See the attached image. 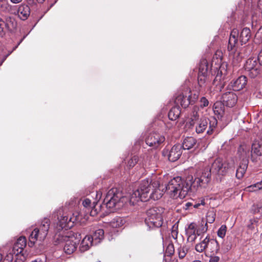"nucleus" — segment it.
Returning <instances> with one entry per match:
<instances>
[{"label": "nucleus", "instance_id": "obj_1", "mask_svg": "<svg viewBox=\"0 0 262 262\" xmlns=\"http://www.w3.org/2000/svg\"><path fill=\"white\" fill-rule=\"evenodd\" d=\"M210 172L203 170L194 179L189 176L186 180L177 177L171 180L166 186V191L173 199H184L189 192H194L199 187H205L210 181Z\"/></svg>", "mask_w": 262, "mask_h": 262}, {"label": "nucleus", "instance_id": "obj_2", "mask_svg": "<svg viewBox=\"0 0 262 262\" xmlns=\"http://www.w3.org/2000/svg\"><path fill=\"white\" fill-rule=\"evenodd\" d=\"M151 181L148 179L142 180L139 187L132 193V199L135 198V201L146 202L149 198L154 200L160 199L163 195V192L158 188H156L149 194L151 186Z\"/></svg>", "mask_w": 262, "mask_h": 262}, {"label": "nucleus", "instance_id": "obj_3", "mask_svg": "<svg viewBox=\"0 0 262 262\" xmlns=\"http://www.w3.org/2000/svg\"><path fill=\"white\" fill-rule=\"evenodd\" d=\"M80 234H75L72 231L57 233L55 235V242L60 244L65 242L63 250L68 254L73 253L76 249L77 245L79 243V236Z\"/></svg>", "mask_w": 262, "mask_h": 262}, {"label": "nucleus", "instance_id": "obj_4", "mask_svg": "<svg viewBox=\"0 0 262 262\" xmlns=\"http://www.w3.org/2000/svg\"><path fill=\"white\" fill-rule=\"evenodd\" d=\"M250 38L251 31L249 28H244L240 32L236 29H233L231 31L227 46L229 55H231L235 53L238 42L243 45L247 42Z\"/></svg>", "mask_w": 262, "mask_h": 262}, {"label": "nucleus", "instance_id": "obj_5", "mask_svg": "<svg viewBox=\"0 0 262 262\" xmlns=\"http://www.w3.org/2000/svg\"><path fill=\"white\" fill-rule=\"evenodd\" d=\"M217 120L214 117L209 118H202L200 119L195 126V131L197 134L203 133L208 128L207 134L211 135L213 134H218L220 130L217 127Z\"/></svg>", "mask_w": 262, "mask_h": 262}, {"label": "nucleus", "instance_id": "obj_6", "mask_svg": "<svg viewBox=\"0 0 262 262\" xmlns=\"http://www.w3.org/2000/svg\"><path fill=\"white\" fill-rule=\"evenodd\" d=\"M159 159L158 155L155 150H150L141 157L134 156L132 163H138L142 167L155 164Z\"/></svg>", "mask_w": 262, "mask_h": 262}, {"label": "nucleus", "instance_id": "obj_7", "mask_svg": "<svg viewBox=\"0 0 262 262\" xmlns=\"http://www.w3.org/2000/svg\"><path fill=\"white\" fill-rule=\"evenodd\" d=\"M228 169V163L222 159L217 158L212 163L211 167H206L204 170L205 172L209 171L210 177L211 174L218 176L225 175Z\"/></svg>", "mask_w": 262, "mask_h": 262}, {"label": "nucleus", "instance_id": "obj_8", "mask_svg": "<svg viewBox=\"0 0 262 262\" xmlns=\"http://www.w3.org/2000/svg\"><path fill=\"white\" fill-rule=\"evenodd\" d=\"M124 197L116 188L111 189L106 193L103 203L108 208L115 207L120 201H123Z\"/></svg>", "mask_w": 262, "mask_h": 262}, {"label": "nucleus", "instance_id": "obj_9", "mask_svg": "<svg viewBox=\"0 0 262 262\" xmlns=\"http://www.w3.org/2000/svg\"><path fill=\"white\" fill-rule=\"evenodd\" d=\"M231 248L230 245L225 246L224 243H223V246L220 250V245L218 242L213 238H211L208 236V241L207 243V250L211 252L212 254H216L219 253H226L228 252Z\"/></svg>", "mask_w": 262, "mask_h": 262}, {"label": "nucleus", "instance_id": "obj_10", "mask_svg": "<svg viewBox=\"0 0 262 262\" xmlns=\"http://www.w3.org/2000/svg\"><path fill=\"white\" fill-rule=\"evenodd\" d=\"M17 26L15 20L11 17L4 20L0 17V36L3 37L7 32L12 31Z\"/></svg>", "mask_w": 262, "mask_h": 262}, {"label": "nucleus", "instance_id": "obj_11", "mask_svg": "<svg viewBox=\"0 0 262 262\" xmlns=\"http://www.w3.org/2000/svg\"><path fill=\"white\" fill-rule=\"evenodd\" d=\"M244 68L251 78L256 77L259 73V66L255 58L248 59L245 64Z\"/></svg>", "mask_w": 262, "mask_h": 262}, {"label": "nucleus", "instance_id": "obj_12", "mask_svg": "<svg viewBox=\"0 0 262 262\" xmlns=\"http://www.w3.org/2000/svg\"><path fill=\"white\" fill-rule=\"evenodd\" d=\"M182 154V146L180 144L174 145L169 151L167 149H164L163 151V155L167 156L169 161L171 162H175L178 160Z\"/></svg>", "mask_w": 262, "mask_h": 262}, {"label": "nucleus", "instance_id": "obj_13", "mask_svg": "<svg viewBox=\"0 0 262 262\" xmlns=\"http://www.w3.org/2000/svg\"><path fill=\"white\" fill-rule=\"evenodd\" d=\"M164 141V136L156 133H149L145 138L146 144L154 148L157 147Z\"/></svg>", "mask_w": 262, "mask_h": 262}, {"label": "nucleus", "instance_id": "obj_14", "mask_svg": "<svg viewBox=\"0 0 262 262\" xmlns=\"http://www.w3.org/2000/svg\"><path fill=\"white\" fill-rule=\"evenodd\" d=\"M27 245V239L25 237L21 236L19 237L13 246L11 253L15 255V256H19V255L24 256V249Z\"/></svg>", "mask_w": 262, "mask_h": 262}, {"label": "nucleus", "instance_id": "obj_15", "mask_svg": "<svg viewBox=\"0 0 262 262\" xmlns=\"http://www.w3.org/2000/svg\"><path fill=\"white\" fill-rule=\"evenodd\" d=\"M210 199L207 197L201 198L198 203L193 204L190 202H187L183 206L185 210H192L193 208H197L200 210H203L204 208H208V205L210 203Z\"/></svg>", "mask_w": 262, "mask_h": 262}, {"label": "nucleus", "instance_id": "obj_16", "mask_svg": "<svg viewBox=\"0 0 262 262\" xmlns=\"http://www.w3.org/2000/svg\"><path fill=\"white\" fill-rule=\"evenodd\" d=\"M185 232L187 240L191 243L194 242L198 236L196 223L192 222L188 224L185 228Z\"/></svg>", "mask_w": 262, "mask_h": 262}, {"label": "nucleus", "instance_id": "obj_17", "mask_svg": "<svg viewBox=\"0 0 262 262\" xmlns=\"http://www.w3.org/2000/svg\"><path fill=\"white\" fill-rule=\"evenodd\" d=\"M222 100L224 105L231 107L236 103L237 97L234 92H228L223 95Z\"/></svg>", "mask_w": 262, "mask_h": 262}, {"label": "nucleus", "instance_id": "obj_18", "mask_svg": "<svg viewBox=\"0 0 262 262\" xmlns=\"http://www.w3.org/2000/svg\"><path fill=\"white\" fill-rule=\"evenodd\" d=\"M46 237L47 236L41 235V231L36 227L30 234L28 245L30 247H32L37 241L42 242Z\"/></svg>", "mask_w": 262, "mask_h": 262}, {"label": "nucleus", "instance_id": "obj_19", "mask_svg": "<svg viewBox=\"0 0 262 262\" xmlns=\"http://www.w3.org/2000/svg\"><path fill=\"white\" fill-rule=\"evenodd\" d=\"M145 222L150 227L159 228L162 226L163 220L161 214H150L148 218L145 219Z\"/></svg>", "mask_w": 262, "mask_h": 262}, {"label": "nucleus", "instance_id": "obj_20", "mask_svg": "<svg viewBox=\"0 0 262 262\" xmlns=\"http://www.w3.org/2000/svg\"><path fill=\"white\" fill-rule=\"evenodd\" d=\"M59 219V225L62 229L67 230L73 226L74 221H72L71 216L69 217L67 214H62L60 216H58Z\"/></svg>", "mask_w": 262, "mask_h": 262}, {"label": "nucleus", "instance_id": "obj_21", "mask_svg": "<svg viewBox=\"0 0 262 262\" xmlns=\"http://www.w3.org/2000/svg\"><path fill=\"white\" fill-rule=\"evenodd\" d=\"M247 84V77L241 76L232 83L233 91H238L243 89Z\"/></svg>", "mask_w": 262, "mask_h": 262}, {"label": "nucleus", "instance_id": "obj_22", "mask_svg": "<svg viewBox=\"0 0 262 262\" xmlns=\"http://www.w3.org/2000/svg\"><path fill=\"white\" fill-rule=\"evenodd\" d=\"M237 155L243 162H248L247 159L250 156V147L246 144L241 145L238 148Z\"/></svg>", "mask_w": 262, "mask_h": 262}, {"label": "nucleus", "instance_id": "obj_23", "mask_svg": "<svg viewBox=\"0 0 262 262\" xmlns=\"http://www.w3.org/2000/svg\"><path fill=\"white\" fill-rule=\"evenodd\" d=\"M93 245L95 244L92 240L91 236H90V235H86L82 239L80 244L79 250L81 252H84L89 250V248Z\"/></svg>", "mask_w": 262, "mask_h": 262}, {"label": "nucleus", "instance_id": "obj_24", "mask_svg": "<svg viewBox=\"0 0 262 262\" xmlns=\"http://www.w3.org/2000/svg\"><path fill=\"white\" fill-rule=\"evenodd\" d=\"M175 102L177 104H180L183 107L186 108L191 104V100L187 95H184L183 94L178 95L176 98Z\"/></svg>", "mask_w": 262, "mask_h": 262}, {"label": "nucleus", "instance_id": "obj_25", "mask_svg": "<svg viewBox=\"0 0 262 262\" xmlns=\"http://www.w3.org/2000/svg\"><path fill=\"white\" fill-rule=\"evenodd\" d=\"M196 144V140L192 137H187L185 138L183 142L182 147L183 149L189 150L195 146Z\"/></svg>", "mask_w": 262, "mask_h": 262}, {"label": "nucleus", "instance_id": "obj_26", "mask_svg": "<svg viewBox=\"0 0 262 262\" xmlns=\"http://www.w3.org/2000/svg\"><path fill=\"white\" fill-rule=\"evenodd\" d=\"M30 14V9L29 7L26 5H21L18 9V15L19 17L22 20H26L28 18Z\"/></svg>", "mask_w": 262, "mask_h": 262}, {"label": "nucleus", "instance_id": "obj_27", "mask_svg": "<svg viewBox=\"0 0 262 262\" xmlns=\"http://www.w3.org/2000/svg\"><path fill=\"white\" fill-rule=\"evenodd\" d=\"M251 154L257 156L262 155V140L254 141L251 147Z\"/></svg>", "mask_w": 262, "mask_h": 262}, {"label": "nucleus", "instance_id": "obj_28", "mask_svg": "<svg viewBox=\"0 0 262 262\" xmlns=\"http://www.w3.org/2000/svg\"><path fill=\"white\" fill-rule=\"evenodd\" d=\"M50 221L48 219H45L38 228L41 231V235L47 236L50 228Z\"/></svg>", "mask_w": 262, "mask_h": 262}, {"label": "nucleus", "instance_id": "obj_29", "mask_svg": "<svg viewBox=\"0 0 262 262\" xmlns=\"http://www.w3.org/2000/svg\"><path fill=\"white\" fill-rule=\"evenodd\" d=\"M104 233V231L102 229H97L94 232L93 235L91 236L95 245L100 243L102 239H103Z\"/></svg>", "mask_w": 262, "mask_h": 262}, {"label": "nucleus", "instance_id": "obj_30", "mask_svg": "<svg viewBox=\"0 0 262 262\" xmlns=\"http://www.w3.org/2000/svg\"><path fill=\"white\" fill-rule=\"evenodd\" d=\"M248 162L245 161L240 164L239 167L236 169V177L238 179H242L247 169Z\"/></svg>", "mask_w": 262, "mask_h": 262}, {"label": "nucleus", "instance_id": "obj_31", "mask_svg": "<svg viewBox=\"0 0 262 262\" xmlns=\"http://www.w3.org/2000/svg\"><path fill=\"white\" fill-rule=\"evenodd\" d=\"M0 11L4 13H12V6L8 0H0Z\"/></svg>", "mask_w": 262, "mask_h": 262}, {"label": "nucleus", "instance_id": "obj_32", "mask_svg": "<svg viewBox=\"0 0 262 262\" xmlns=\"http://www.w3.org/2000/svg\"><path fill=\"white\" fill-rule=\"evenodd\" d=\"M181 111L178 107H172L168 113V118L172 121L176 120L180 116Z\"/></svg>", "mask_w": 262, "mask_h": 262}, {"label": "nucleus", "instance_id": "obj_33", "mask_svg": "<svg viewBox=\"0 0 262 262\" xmlns=\"http://www.w3.org/2000/svg\"><path fill=\"white\" fill-rule=\"evenodd\" d=\"M208 241V236H207L200 243L197 244L195 246V250L200 253L203 252L207 248V243Z\"/></svg>", "mask_w": 262, "mask_h": 262}, {"label": "nucleus", "instance_id": "obj_34", "mask_svg": "<svg viewBox=\"0 0 262 262\" xmlns=\"http://www.w3.org/2000/svg\"><path fill=\"white\" fill-rule=\"evenodd\" d=\"M196 229L198 232V236L205 233L208 230V226L204 219L201 222L196 224Z\"/></svg>", "mask_w": 262, "mask_h": 262}, {"label": "nucleus", "instance_id": "obj_35", "mask_svg": "<svg viewBox=\"0 0 262 262\" xmlns=\"http://www.w3.org/2000/svg\"><path fill=\"white\" fill-rule=\"evenodd\" d=\"M124 223V221L120 217H116L110 222L108 223V226L113 228L122 226Z\"/></svg>", "mask_w": 262, "mask_h": 262}, {"label": "nucleus", "instance_id": "obj_36", "mask_svg": "<svg viewBox=\"0 0 262 262\" xmlns=\"http://www.w3.org/2000/svg\"><path fill=\"white\" fill-rule=\"evenodd\" d=\"M198 111L199 108L198 107H194L190 115L189 123L191 126H193L195 123V121L199 119V115L198 114Z\"/></svg>", "mask_w": 262, "mask_h": 262}, {"label": "nucleus", "instance_id": "obj_37", "mask_svg": "<svg viewBox=\"0 0 262 262\" xmlns=\"http://www.w3.org/2000/svg\"><path fill=\"white\" fill-rule=\"evenodd\" d=\"M75 220L79 221L81 224H85L90 216H94L95 214H76Z\"/></svg>", "mask_w": 262, "mask_h": 262}, {"label": "nucleus", "instance_id": "obj_38", "mask_svg": "<svg viewBox=\"0 0 262 262\" xmlns=\"http://www.w3.org/2000/svg\"><path fill=\"white\" fill-rule=\"evenodd\" d=\"M97 202H94L93 205L94 206L92 208L91 201L89 199H85L82 203L83 206L88 209V211H90L91 210V212L92 213L93 211L96 212V209H95V206L97 204Z\"/></svg>", "mask_w": 262, "mask_h": 262}, {"label": "nucleus", "instance_id": "obj_39", "mask_svg": "<svg viewBox=\"0 0 262 262\" xmlns=\"http://www.w3.org/2000/svg\"><path fill=\"white\" fill-rule=\"evenodd\" d=\"M226 67V64L225 63H222L219 67V71L217 74L214 80V83H215L216 81L218 80L220 81L221 76L222 75H225L226 73V70L225 67Z\"/></svg>", "mask_w": 262, "mask_h": 262}, {"label": "nucleus", "instance_id": "obj_40", "mask_svg": "<svg viewBox=\"0 0 262 262\" xmlns=\"http://www.w3.org/2000/svg\"><path fill=\"white\" fill-rule=\"evenodd\" d=\"M208 71V64L206 60H202L200 64L199 69V74L203 75H207Z\"/></svg>", "mask_w": 262, "mask_h": 262}, {"label": "nucleus", "instance_id": "obj_41", "mask_svg": "<svg viewBox=\"0 0 262 262\" xmlns=\"http://www.w3.org/2000/svg\"><path fill=\"white\" fill-rule=\"evenodd\" d=\"M227 226L225 225H222L217 231V234L220 237L223 238L227 232Z\"/></svg>", "mask_w": 262, "mask_h": 262}, {"label": "nucleus", "instance_id": "obj_42", "mask_svg": "<svg viewBox=\"0 0 262 262\" xmlns=\"http://www.w3.org/2000/svg\"><path fill=\"white\" fill-rule=\"evenodd\" d=\"M179 222L176 223L171 228V236L175 239L178 238Z\"/></svg>", "mask_w": 262, "mask_h": 262}, {"label": "nucleus", "instance_id": "obj_43", "mask_svg": "<svg viewBox=\"0 0 262 262\" xmlns=\"http://www.w3.org/2000/svg\"><path fill=\"white\" fill-rule=\"evenodd\" d=\"M188 251L187 249L185 247H181L178 249V254L180 258H183Z\"/></svg>", "mask_w": 262, "mask_h": 262}, {"label": "nucleus", "instance_id": "obj_44", "mask_svg": "<svg viewBox=\"0 0 262 262\" xmlns=\"http://www.w3.org/2000/svg\"><path fill=\"white\" fill-rule=\"evenodd\" d=\"M215 219V214H210L209 215H207L206 216V219L204 220L205 221V222H206V224L207 223H212Z\"/></svg>", "mask_w": 262, "mask_h": 262}, {"label": "nucleus", "instance_id": "obj_45", "mask_svg": "<svg viewBox=\"0 0 262 262\" xmlns=\"http://www.w3.org/2000/svg\"><path fill=\"white\" fill-rule=\"evenodd\" d=\"M174 249L172 244H169L167 247L166 252L168 255L170 256L174 253Z\"/></svg>", "mask_w": 262, "mask_h": 262}, {"label": "nucleus", "instance_id": "obj_46", "mask_svg": "<svg viewBox=\"0 0 262 262\" xmlns=\"http://www.w3.org/2000/svg\"><path fill=\"white\" fill-rule=\"evenodd\" d=\"M252 210L254 211V213H262V205H254L252 207Z\"/></svg>", "mask_w": 262, "mask_h": 262}, {"label": "nucleus", "instance_id": "obj_47", "mask_svg": "<svg viewBox=\"0 0 262 262\" xmlns=\"http://www.w3.org/2000/svg\"><path fill=\"white\" fill-rule=\"evenodd\" d=\"M13 259V254L11 253H9L4 258H3L1 262H12Z\"/></svg>", "mask_w": 262, "mask_h": 262}, {"label": "nucleus", "instance_id": "obj_48", "mask_svg": "<svg viewBox=\"0 0 262 262\" xmlns=\"http://www.w3.org/2000/svg\"><path fill=\"white\" fill-rule=\"evenodd\" d=\"M209 104L208 100L204 97L201 98L200 100V106L201 107H206Z\"/></svg>", "mask_w": 262, "mask_h": 262}, {"label": "nucleus", "instance_id": "obj_49", "mask_svg": "<svg viewBox=\"0 0 262 262\" xmlns=\"http://www.w3.org/2000/svg\"><path fill=\"white\" fill-rule=\"evenodd\" d=\"M215 58L217 60V62H221L222 59V53L220 51H217L213 56V60Z\"/></svg>", "mask_w": 262, "mask_h": 262}, {"label": "nucleus", "instance_id": "obj_50", "mask_svg": "<svg viewBox=\"0 0 262 262\" xmlns=\"http://www.w3.org/2000/svg\"><path fill=\"white\" fill-rule=\"evenodd\" d=\"M206 75H203L202 74L198 75V82L200 85H202V84L205 82Z\"/></svg>", "mask_w": 262, "mask_h": 262}, {"label": "nucleus", "instance_id": "obj_51", "mask_svg": "<svg viewBox=\"0 0 262 262\" xmlns=\"http://www.w3.org/2000/svg\"><path fill=\"white\" fill-rule=\"evenodd\" d=\"M188 98H189L191 100V103H193L198 98V94H191L190 95L187 96Z\"/></svg>", "mask_w": 262, "mask_h": 262}, {"label": "nucleus", "instance_id": "obj_52", "mask_svg": "<svg viewBox=\"0 0 262 262\" xmlns=\"http://www.w3.org/2000/svg\"><path fill=\"white\" fill-rule=\"evenodd\" d=\"M220 259L219 256L212 254L210 257L209 262H219Z\"/></svg>", "mask_w": 262, "mask_h": 262}, {"label": "nucleus", "instance_id": "obj_53", "mask_svg": "<svg viewBox=\"0 0 262 262\" xmlns=\"http://www.w3.org/2000/svg\"><path fill=\"white\" fill-rule=\"evenodd\" d=\"M257 222H258L257 219H250V222L251 224L248 225V228L252 229L254 228L253 225L255 223H257Z\"/></svg>", "mask_w": 262, "mask_h": 262}, {"label": "nucleus", "instance_id": "obj_54", "mask_svg": "<svg viewBox=\"0 0 262 262\" xmlns=\"http://www.w3.org/2000/svg\"><path fill=\"white\" fill-rule=\"evenodd\" d=\"M245 190L248 192H255L257 191L255 189V187H254V184L247 187L245 188Z\"/></svg>", "mask_w": 262, "mask_h": 262}, {"label": "nucleus", "instance_id": "obj_55", "mask_svg": "<svg viewBox=\"0 0 262 262\" xmlns=\"http://www.w3.org/2000/svg\"><path fill=\"white\" fill-rule=\"evenodd\" d=\"M254 185L257 191L262 189V180L254 184Z\"/></svg>", "mask_w": 262, "mask_h": 262}, {"label": "nucleus", "instance_id": "obj_56", "mask_svg": "<svg viewBox=\"0 0 262 262\" xmlns=\"http://www.w3.org/2000/svg\"><path fill=\"white\" fill-rule=\"evenodd\" d=\"M153 211L155 212L156 213H158L157 211H158L160 213H163L164 212V209H163L162 207H154L152 208Z\"/></svg>", "mask_w": 262, "mask_h": 262}, {"label": "nucleus", "instance_id": "obj_57", "mask_svg": "<svg viewBox=\"0 0 262 262\" xmlns=\"http://www.w3.org/2000/svg\"><path fill=\"white\" fill-rule=\"evenodd\" d=\"M257 60L258 61L259 64L262 65V50L258 54Z\"/></svg>", "mask_w": 262, "mask_h": 262}, {"label": "nucleus", "instance_id": "obj_58", "mask_svg": "<svg viewBox=\"0 0 262 262\" xmlns=\"http://www.w3.org/2000/svg\"><path fill=\"white\" fill-rule=\"evenodd\" d=\"M102 195V192L101 191H98L96 192V200L98 201L101 198Z\"/></svg>", "mask_w": 262, "mask_h": 262}, {"label": "nucleus", "instance_id": "obj_59", "mask_svg": "<svg viewBox=\"0 0 262 262\" xmlns=\"http://www.w3.org/2000/svg\"><path fill=\"white\" fill-rule=\"evenodd\" d=\"M257 8L262 13V0H259L257 3Z\"/></svg>", "mask_w": 262, "mask_h": 262}, {"label": "nucleus", "instance_id": "obj_60", "mask_svg": "<svg viewBox=\"0 0 262 262\" xmlns=\"http://www.w3.org/2000/svg\"><path fill=\"white\" fill-rule=\"evenodd\" d=\"M142 142H143V141L142 140H140L138 141H136L135 144L136 145H140Z\"/></svg>", "mask_w": 262, "mask_h": 262}, {"label": "nucleus", "instance_id": "obj_61", "mask_svg": "<svg viewBox=\"0 0 262 262\" xmlns=\"http://www.w3.org/2000/svg\"><path fill=\"white\" fill-rule=\"evenodd\" d=\"M13 4H18L22 1V0H10Z\"/></svg>", "mask_w": 262, "mask_h": 262}, {"label": "nucleus", "instance_id": "obj_62", "mask_svg": "<svg viewBox=\"0 0 262 262\" xmlns=\"http://www.w3.org/2000/svg\"><path fill=\"white\" fill-rule=\"evenodd\" d=\"M31 262H42V261L40 258H38Z\"/></svg>", "mask_w": 262, "mask_h": 262}, {"label": "nucleus", "instance_id": "obj_63", "mask_svg": "<svg viewBox=\"0 0 262 262\" xmlns=\"http://www.w3.org/2000/svg\"><path fill=\"white\" fill-rule=\"evenodd\" d=\"M14 262H23V261L21 259H18V258H17L16 260H15Z\"/></svg>", "mask_w": 262, "mask_h": 262}, {"label": "nucleus", "instance_id": "obj_64", "mask_svg": "<svg viewBox=\"0 0 262 262\" xmlns=\"http://www.w3.org/2000/svg\"><path fill=\"white\" fill-rule=\"evenodd\" d=\"M3 259V255L0 254V262Z\"/></svg>", "mask_w": 262, "mask_h": 262}]
</instances>
